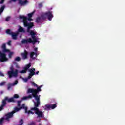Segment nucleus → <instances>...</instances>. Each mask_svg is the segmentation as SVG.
Wrapping results in <instances>:
<instances>
[{"label": "nucleus", "instance_id": "obj_22", "mask_svg": "<svg viewBox=\"0 0 125 125\" xmlns=\"http://www.w3.org/2000/svg\"><path fill=\"white\" fill-rule=\"evenodd\" d=\"M47 17H48V20L51 21V20H52V18H53V15H52V13L50 14L49 16H48Z\"/></svg>", "mask_w": 125, "mask_h": 125}, {"label": "nucleus", "instance_id": "obj_37", "mask_svg": "<svg viewBox=\"0 0 125 125\" xmlns=\"http://www.w3.org/2000/svg\"><path fill=\"white\" fill-rule=\"evenodd\" d=\"M10 69L11 71H9L8 72H14V69L13 68V66L11 67Z\"/></svg>", "mask_w": 125, "mask_h": 125}, {"label": "nucleus", "instance_id": "obj_19", "mask_svg": "<svg viewBox=\"0 0 125 125\" xmlns=\"http://www.w3.org/2000/svg\"><path fill=\"white\" fill-rule=\"evenodd\" d=\"M51 105V109L53 110V109H55L56 107H57V104H50Z\"/></svg>", "mask_w": 125, "mask_h": 125}, {"label": "nucleus", "instance_id": "obj_8", "mask_svg": "<svg viewBox=\"0 0 125 125\" xmlns=\"http://www.w3.org/2000/svg\"><path fill=\"white\" fill-rule=\"evenodd\" d=\"M35 52H31L30 53V58L32 59H36L38 57V48H34Z\"/></svg>", "mask_w": 125, "mask_h": 125}, {"label": "nucleus", "instance_id": "obj_46", "mask_svg": "<svg viewBox=\"0 0 125 125\" xmlns=\"http://www.w3.org/2000/svg\"><path fill=\"white\" fill-rule=\"evenodd\" d=\"M0 77H4V74L0 71Z\"/></svg>", "mask_w": 125, "mask_h": 125}, {"label": "nucleus", "instance_id": "obj_29", "mask_svg": "<svg viewBox=\"0 0 125 125\" xmlns=\"http://www.w3.org/2000/svg\"><path fill=\"white\" fill-rule=\"evenodd\" d=\"M20 73L21 74H26V73H27V70L26 69L22 70L21 71H20Z\"/></svg>", "mask_w": 125, "mask_h": 125}, {"label": "nucleus", "instance_id": "obj_50", "mask_svg": "<svg viewBox=\"0 0 125 125\" xmlns=\"http://www.w3.org/2000/svg\"><path fill=\"white\" fill-rule=\"evenodd\" d=\"M39 71H38L36 72V73H35V74H36V75H38V74H39Z\"/></svg>", "mask_w": 125, "mask_h": 125}, {"label": "nucleus", "instance_id": "obj_51", "mask_svg": "<svg viewBox=\"0 0 125 125\" xmlns=\"http://www.w3.org/2000/svg\"><path fill=\"white\" fill-rule=\"evenodd\" d=\"M4 0H3V1H4Z\"/></svg>", "mask_w": 125, "mask_h": 125}, {"label": "nucleus", "instance_id": "obj_20", "mask_svg": "<svg viewBox=\"0 0 125 125\" xmlns=\"http://www.w3.org/2000/svg\"><path fill=\"white\" fill-rule=\"evenodd\" d=\"M6 34H8V35H11V34L13 33L12 32H11V30L8 29L6 30Z\"/></svg>", "mask_w": 125, "mask_h": 125}, {"label": "nucleus", "instance_id": "obj_13", "mask_svg": "<svg viewBox=\"0 0 125 125\" xmlns=\"http://www.w3.org/2000/svg\"><path fill=\"white\" fill-rule=\"evenodd\" d=\"M19 33L18 32L15 33V32H13L11 36H12V38L13 40H17V36H18Z\"/></svg>", "mask_w": 125, "mask_h": 125}, {"label": "nucleus", "instance_id": "obj_17", "mask_svg": "<svg viewBox=\"0 0 125 125\" xmlns=\"http://www.w3.org/2000/svg\"><path fill=\"white\" fill-rule=\"evenodd\" d=\"M35 14V11L32 12L31 13H29L27 14L28 17L29 18H32V17H33V16L34 15V14Z\"/></svg>", "mask_w": 125, "mask_h": 125}, {"label": "nucleus", "instance_id": "obj_6", "mask_svg": "<svg viewBox=\"0 0 125 125\" xmlns=\"http://www.w3.org/2000/svg\"><path fill=\"white\" fill-rule=\"evenodd\" d=\"M8 60V58L6 57V54L4 53L1 52L0 51V62H5V61H7Z\"/></svg>", "mask_w": 125, "mask_h": 125}, {"label": "nucleus", "instance_id": "obj_38", "mask_svg": "<svg viewBox=\"0 0 125 125\" xmlns=\"http://www.w3.org/2000/svg\"><path fill=\"white\" fill-rule=\"evenodd\" d=\"M9 19H10V17H7L5 19V21L8 22V21H9Z\"/></svg>", "mask_w": 125, "mask_h": 125}, {"label": "nucleus", "instance_id": "obj_3", "mask_svg": "<svg viewBox=\"0 0 125 125\" xmlns=\"http://www.w3.org/2000/svg\"><path fill=\"white\" fill-rule=\"evenodd\" d=\"M19 18L20 19H23V23L24 25V27H27V33H30V31L33 27H34V22H28V21H26L27 17L24 15H20L19 16Z\"/></svg>", "mask_w": 125, "mask_h": 125}, {"label": "nucleus", "instance_id": "obj_2", "mask_svg": "<svg viewBox=\"0 0 125 125\" xmlns=\"http://www.w3.org/2000/svg\"><path fill=\"white\" fill-rule=\"evenodd\" d=\"M14 98H19V95L18 94H16L14 95L13 97L10 98H8V97L7 96L5 97L4 99H3L2 101V105L0 106V111H2V110H3L4 107H5V106H6V104H7L6 103V101H7L8 103H10V102H15Z\"/></svg>", "mask_w": 125, "mask_h": 125}, {"label": "nucleus", "instance_id": "obj_32", "mask_svg": "<svg viewBox=\"0 0 125 125\" xmlns=\"http://www.w3.org/2000/svg\"><path fill=\"white\" fill-rule=\"evenodd\" d=\"M24 124V121L23 119H21L20 121H19V125H22Z\"/></svg>", "mask_w": 125, "mask_h": 125}, {"label": "nucleus", "instance_id": "obj_33", "mask_svg": "<svg viewBox=\"0 0 125 125\" xmlns=\"http://www.w3.org/2000/svg\"><path fill=\"white\" fill-rule=\"evenodd\" d=\"M1 48L2 49V50L6 48V45H5V44H3L2 45Z\"/></svg>", "mask_w": 125, "mask_h": 125}, {"label": "nucleus", "instance_id": "obj_7", "mask_svg": "<svg viewBox=\"0 0 125 125\" xmlns=\"http://www.w3.org/2000/svg\"><path fill=\"white\" fill-rule=\"evenodd\" d=\"M7 74L9 79H11L12 77H17L18 75V70L15 69L14 71H8Z\"/></svg>", "mask_w": 125, "mask_h": 125}, {"label": "nucleus", "instance_id": "obj_15", "mask_svg": "<svg viewBox=\"0 0 125 125\" xmlns=\"http://www.w3.org/2000/svg\"><path fill=\"white\" fill-rule=\"evenodd\" d=\"M51 109V107L50 104H46L45 105V108L44 110H46L47 111H48Z\"/></svg>", "mask_w": 125, "mask_h": 125}, {"label": "nucleus", "instance_id": "obj_12", "mask_svg": "<svg viewBox=\"0 0 125 125\" xmlns=\"http://www.w3.org/2000/svg\"><path fill=\"white\" fill-rule=\"evenodd\" d=\"M28 54H29V53L26 50H24L23 53L21 54V57L23 60H25L28 58Z\"/></svg>", "mask_w": 125, "mask_h": 125}, {"label": "nucleus", "instance_id": "obj_18", "mask_svg": "<svg viewBox=\"0 0 125 125\" xmlns=\"http://www.w3.org/2000/svg\"><path fill=\"white\" fill-rule=\"evenodd\" d=\"M9 54H8V57L9 58L11 59L12 58V55H13V54H14V52H8Z\"/></svg>", "mask_w": 125, "mask_h": 125}, {"label": "nucleus", "instance_id": "obj_47", "mask_svg": "<svg viewBox=\"0 0 125 125\" xmlns=\"http://www.w3.org/2000/svg\"><path fill=\"white\" fill-rule=\"evenodd\" d=\"M17 83H18V81H15V82L14 83V85H16V84H17Z\"/></svg>", "mask_w": 125, "mask_h": 125}, {"label": "nucleus", "instance_id": "obj_27", "mask_svg": "<svg viewBox=\"0 0 125 125\" xmlns=\"http://www.w3.org/2000/svg\"><path fill=\"white\" fill-rule=\"evenodd\" d=\"M31 36H36V33L35 32H34V31L33 30H30L29 32Z\"/></svg>", "mask_w": 125, "mask_h": 125}, {"label": "nucleus", "instance_id": "obj_23", "mask_svg": "<svg viewBox=\"0 0 125 125\" xmlns=\"http://www.w3.org/2000/svg\"><path fill=\"white\" fill-rule=\"evenodd\" d=\"M2 52H3V53H6V52H10V50L7 49H6V48H5V49H3V50H2Z\"/></svg>", "mask_w": 125, "mask_h": 125}, {"label": "nucleus", "instance_id": "obj_48", "mask_svg": "<svg viewBox=\"0 0 125 125\" xmlns=\"http://www.w3.org/2000/svg\"><path fill=\"white\" fill-rule=\"evenodd\" d=\"M4 2V1H3V0H1L0 4H3Z\"/></svg>", "mask_w": 125, "mask_h": 125}, {"label": "nucleus", "instance_id": "obj_11", "mask_svg": "<svg viewBox=\"0 0 125 125\" xmlns=\"http://www.w3.org/2000/svg\"><path fill=\"white\" fill-rule=\"evenodd\" d=\"M36 69L32 68L29 70V79H31L33 76H35L36 75Z\"/></svg>", "mask_w": 125, "mask_h": 125}, {"label": "nucleus", "instance_id": "obj_21", "mask_svg": "<svg viewBox=\"0 0 125 125\" xmlns=\"http://www.w3.org/2000/svg\"><path fill=\"white\" fill-rule=\"evenodd\" d=\"M30 67H31V63H29L28 64L26 65L23 69L24 70H26V71H27V70L29 69V68H30Z\"/></svg>", "mask_w": 125, "mask_h": 125}, {"label": "nucleus", "instance_id": "obj_31", "mask_svg": "<svg viewBox=\"0 0 125 125\" xmlns=\"http://www.w3.org/2000/svg\"><path fill=\"white\" fill-rule=\"evenodd\" d=\"M33 42H32V43L33 44H35V43H36V42H38V39H37V38H34L33 39V40H32Z\"/></svg>", "mask_w": 125, "mask_h": 125}, {"label": "nucleus", "instance_id": "obj_10", "mask_svg": "<svg viewBox=\"0 0 125 125\" xmlns=\"http://www.w3.org/2000/svg\"><path fill=\"white\" fill-rule=\"evenodd\" d=\"M33 40L30 38L27 39H23L21 41L22 44H28V43H32Z\"/></svg>", "mask_w": 125, "mask_h": 125}, {"label": "nucleus", "instance_id": "obj_5", "mask_svg": "<svg viewBox=\"0 0 125 125\" xmlns=\"http://www.w3.org/2000/svg\"><path fill=\"white\" fill-rule=\"evenodd\" d=\"M13 114H15L14 111H12L11 112H8V113L5 115L4 118L5 120L7 121L8 123L10 121V119L13 118Z\"/></svg>", "mask_w": 125, "mask_h": 125}, {"label": "nucleus", "instance_id": "obj_40", "mask_svg": "<svg viewBox=\"0 0 125 125\" xmlns=\"http://www.w3.org/2000/svg\"><path fill=\"white\" fill-rule=\"evenodd\" d=\"M27 20H28V21H33V19L31 18H27L26 21H27Z\"/></svg>", "mask_w": 125, "mask_h": 125}, {"label": "nucleus", "instance_id": "obj_26", "mask_svg": "<svg viewBox=\"0 0 125 125\" xmlns=\"http://www.w3.org/2000/svg\"><path fill=\"white\" fill-rule=\"evenodd\" d=\"M4 120H5V117H2L0 119V125H2V124H3V121H4Z\"/></svg>", "mask_w": 125, "mask_h": 125}, {"label": "nucleus", "instance_id": "obj_9", "mask_svg": "<svg viewBox=\"0 0 125 125\" xmlns=\"http://www.w3.org/2000/svg\"><path fill=\"white\" fill-rule=\"evenodd\" d=\"M12 1L15 2L16 0H11ZM19 1V4L21 5V6H24V5H26L27 3H29V1L28 0H24L23 1L22 0H18Z\"/></svg>", "mask_w": 125, "mask_h": 125}, {"label": "nucleus", "instance_id": "obj_35", "mask_svg": "<svg viewBox=\"0 0 125 125\" xmlns=\"http://www.w3.org/2000/svg\"><path fill=\"white\" fill-rule=\"evenodd\" d=\"M22 102V100L18 101V107H20L21 104L20 103Z\"/></svg>", "mask_w": 125, "mask_h": 125}, {"label": "nucleus", "instance_id": "obj_44", "mask_svg": "<svg viewBox=\"0 0 125 125\" xmlns=\"http://www.w3.org/2000/svg\"><path fill=\"white\" fill-rule=\"evenodd\" d=\"M42 3H40L39 4V7L41 8V7H42Z\"/></svg>", "mask_w": 125, "mask_h": 125}, {"label": "nucleus", "instance_id": "obj_30", "mask_svg": "<svg viewBox=\"0 0 125 125\" xmlns=\"http://www.w3.org/2000/svg\"><path fill=\"white\" fill-rule=\"evenodd\" d=\"M21 60V59L19 57H17L15 59V61H18V62H19Z\"/></svg>", "mask_w": 125, "mask_h": 125}, {"label": "nucleus", "instance_id": "obj_36", "mask_svg": "<svg viewBox=\"0 0 125 125\" xmlns=\"http://www.w3.org/2000/svg\"><path fill=\"white\" fill-rule=\"evenodd\" d=\"M30 79H31V78H29V75H28L27 78H25L24 79V82H28V81H29V80H30Z\"/></svg>", "mask_w": 125, "mask_h": 125}, {"label": "nucleus", "instance_id": "obj_25", "mask_svg": "<svg viewBox=\"0 0 125 125\" xmlns=\"http://www.w3.org/2000/svg\"><path fill=\"white\" fill-rule=\"evenodd\" d=\"M52 13V12L48 11V12L45 13L44 15H45V16H47V17H48L49 16V15L51 14Z\"/></svg>", "mask_w": 125, "mask_h": 125}, {"label": "nucleus", "instance_id": "obj_41", "mask_svg": "<svg viewBox=\"0 0 125 125\" xmlns=\"http://www.w3.org/2000/svg\"><path fill=\"white\" fill-rule=\"evenodd\" d=\"M32 84L34 85V86H36V87H38V85L35 83V82H32Z\"/></svg>", "mask_w": 125, "mask_h": 125}, {"label": "nucleus", "instance_id": "obj_42", "mask_svg": "<svg viewBox=\"0 0 125 125\" xmlns=\"http://www.w3.org/2000/svg\"><path fill=\"white\" fill-rule=\"evenodd\" d=\"M28 125H36V123L35 122H32Z\"/></svg>", "mask_w": 125, "mask_h": 125}, {"label": "nucleus", "instance_id": "obj_4", "mask_svg": "<svg viewBox=\"0 0 125 125\" xmlns=\"http://www.w3.org/2000/svg\"><path fill=\"white\" fill-rule=\"evenodd\" d=\"M20 108L21 109H24L25 110V114H27L28 115H34L35 114V112L32 111L33 110H28V107L27 106H25V104H23L21 107H20Z\"/></svg>", "mask_w": 125, "mask_h": 125}, {"label": "nucleus", "instance_id": "obj_52", "mask_svg": "<svg viewBox=\"0 0 125 125\" xmlns=\"http://www.w3.org/2000/svg\"><path fill=\"white\" fill-rule=\"evenodd\" d=\"M39 125H41V124H40Z\"/></svg>", "mask_w": 125, "mask_h": 125}, {"label": "nucleus", "instance_id": "obj_1", "mask_svg": "<svg viewBox=\"0 0 125 125\" xmlns=\"http://www.w3.org/2000/svg\"><path fill=\"white\" fill-rule=\"evenodd\" d=\"M42 86H39L37 87V89L34 88H28L27 89L26 93L27 94H30V93H32V94L29 95L28 96H24L22 98V100H26V99H32L33 97L35 98V100L33 101L34 102V107L31 108V111H34L35 113L38 115L39 118H42L43 116L42 115V112L40 111L38 107L41 105V101L40 97L41 95H38V94L40 92V91H42V89L41 88Z\"/></svg>", "mask_w": 125, "mask_h": 125}, {"label": "nucleus", "instance_id": "obj_49", "mask_svg": "<svg viewBox=\"0 0 125 125\" xmlns=\"http://www.w3.org/2000/svg\"><path fill=\"white\" fill-rule=\"evenodd\" d=\"M32 36V38L33 40L34 39H36V36H35V35H32V36Z\"/></svg>", "mask_w": 125, "mask_h": 125}, {"label": "nucleus", "instance_id": "obj_45", "mask_svg": "<svg viewBox=\"0 0 125 125\" xmlns=\"http://www.w3.org/2000/svg\"><path fill=\"white\" fill-rule=\"evenodd\" d=\"M7 44H8V45H11V41L10 40H9V41L8 42Z\"/></svg>", "mask_w": 125, "mask_h": 125}, {"label": "nucleus", "instance_id": "obj_14", "mask_svg": "<svg viewBox=\"0 0 125 125\" xmlns=\"http://www.w3.org/2000/svg\"><path fill=\"white\" fill-rule=\"evenodd\" d=\"M18 32L20 33H25V29L21 26H20L19 29H18Z\"/></svg>", "mask_w": 125, "mask_h": 125}, {"label": "nucleus", "instance_id": "obj_39", "mask_svg": "<svg viewBox=\"0 0 125 125\" xmlns=\"http://www.w3.org/2000/svg\"><path fill=\"white\" fill-rule=\"evenodd\" d=\"M4 84H5V82H1L0 83V86H2L4 85Z\"/></svg>", "mask_w": 125, "mask_h": 125}, {"label": "nucleus", "instance_id": "obj_24", "mask_svg": "<svg viewBox=\"0 0 125 125\" xmlns=\"http://www.w3.org/2000/svg\"><path fill=\"white\" fill-rule=\"evenodd\" d=\"M41 21V17H38V18L36 19V23H40Z\"/></svg>", "mask_w": 125, "mask_h": 125}, {"label": "nucleus", "instance_id": "obj_34", "mask_svg": "<svg viewBox=\"0 0 125 125\" xmlns=\"http://www.w3.org/2000/svg\"><path fill=\"white\" fill-rule=\"evenodd\" d=\"M41 18L42 19H43V20H44L45 19V15H44V14L43 15H41Z\"/></svg>", "mask_w": 125, "mask_h": 125}, {"label": "nucleus", "instance_id": "obj_43", "mask_svg": "<svg viewBox=\"0 0 125 125\" xmlns=\"http://www.w3.org/2000/svg\"><path fill=\"white\" fill-rule=\"evenodd\" d=\"M10 88H11V85L9 84V85H8V87H7V90H9V89H10Z\"/></svg>", "mask_w": 125, "mask_h": 125}, {"label": "nucleus", "instance_id": "obj_28", "mask_svg": "<svg viewBox=\"0 0 125 125\" xmlns=\"http://www.w3.org/2000/svg\"><path fill=\"white\" fill-rule=\"evenodd\" d=\"M20 110H21L20 107V108L16 107L14 110L12 111V112H14L15 113H16V112H18V111H19Z\"/></svg>", "mask_w": 125, "mask_h": 125}, {"label": "nucleus", "instance_id": "obj_16", "mask_svg": "<svg viewBox=\"0 0 125 125\" xmlns=\"http://www.w3.org/2000/svg\"><path fill=\"white\" fill-rule=\"evenodd\" d=\"M5 8V5H3L0 8V15L3 12V10H4V9Z\"/></svg>", "mask_w": 125, "mask_h": 125}]
</instances>
